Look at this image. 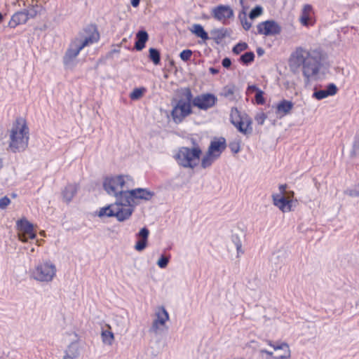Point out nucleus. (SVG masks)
Listing matches in <instances>:
<instances>
[{"instance_id": "obj_26", "label": "nucleus", "mask_w": 359, "mask_h": 359, "mask_svg": "<svg viewBox=\"0 0 359 359\" xmlns=\"http://www.w3.org/2000/svg\"><path fill=\"white\" fill-rule=\"evenodd\" d=\"M106 327L108 328V330L102 331V340L104 344L111 345L114 340V333L111 331V326L107 324L106 325Z\"/></svg>"}, {"instance_id": "obj_50", "label": "nucleus", "mask_w": 359, "mask_h": 359, "mask_svg": "<svg viewBox=\"0 0 359 359\" xmlns=\"http://www.w3.org/2000/svg\"><path fill=\"white\" fill-rule=\"evenodd\" d=\"M2 19H3V16H2L1 13H0V22L2 20Z\"/></svg>"}, {"instance_id": "obj_29", "label": "nucleus", "mask_w": 359, "mask_h": 359, "mask_svg": "<svg viewBox=\"0 0 359 359\" xmlns=\"http://www.w3.org/2000/svg\"><path fill=\"white\" fill-rule=\"evenodd\" d=\"M146 92L147 89L144 87L136 88L130 93V98L132 100H137L143 97Z\"/></svg>"}, {"instance_id": "obj_22", "label": "nucleus", "mask_w": 359, "mask_h": 359, "mask_svg": "<svg viewBox=\"0 0 359 359\" xmlns=\"http://www.w3.org/2000/svg\"><path fill=\"white\" fill-rule=\"evenodd\" d=\"M29 20V17L26 16L25 11H20L13 14L8 22V26L15 28L19 25L25 24Z\"/></svg>"}, {"instance_id": "obj_43", "label": "nucleus", "mask_w": 359, "mask_h": 359, "mask_svg": "<svg viewBox=\"0 0 359 359\" xmlns=\"http://www.w3.org/2000/svg\"><path fill=\"white\" fill-rule=\"evenodd\" d=\"M222 66L225 68H229L231 65V61L229 58L225 57L222 62Z\"/></svg>"}, {"instance_id": "obj_25", "label": "nucleus", "mask_w": 359, "mask_h": 359, "mask_svg": "<svg viewBox=\"0 0 359 359\" xmlns=\"http://www.w3.org/2000/svg\"><path fill=\"white\" fill-rule=\"evenodd\" d=\"M190 31L196 36L201 38L203 41L209 39L208 34L205 32L203 27L200 24H194L192 25Z\"/></svg>"}, {"instance_id": "obj_38", "label": "nucleus", "mask_w": 359, "mask_h": 359, "mask_svg": "<svg viewBox=\"0 0 359 359\" xmlns=\"http://www.w3.org/2000/svg\"><path fill=\"white\" fill-rule=\"evenodd\" d=\"M11 203V200L8 197L4 196L0 198V208L5 209Z\"/></svg>"}, {"instance_id": "obj_10", "label": "nucleus", "mask_w": 359, "mask_h": 359, "mask_svg": "<svg viewBox=\"0 0 359 359\" xmlns=\"http://www.w3.org/2000/svg\"><path fill=\"white\" fill-rule=\"evenodd\" d=\"M184 95L185 99L179 100L172 110L171 114L175 122L182 121L184 118L192 113V93L189 88L185 90Z\"/></svg>"}, {"instance_id": "obj_20", "label": "nucleus", "mask_w": 359, "mask_h": 359, "mask_svg": "<svg viewBox=\"0 0 359 359\" xmlns=\"http://www.w3.org/2000/svg\"><path fill=\"white\" fill-rule=\"evenodd\" d=\"M149 234V231L146 227L142 228L137 234L138 241L135 245V249L137 251H142L147 247Z\"/></svg>"}, {"instance_id": "obj_28", "label": "nucleus", "mask_w": 359, "mask_h": 359, "mask_svg": "<svg viewBox=\"0 0 359 359\" xmlns=\"http://www.w3.org/2000/svg\"><path fill=\"white\" fill-rule=\"evenodd\" d=\"M149 58L154 63V65H160L161 54L159 50L154 48H150L149 49Z\"/></svg>"}, {"instance_id": "obj_11", "label": "nucleus", "mask_w": 359, "mask_h": 359, "mask_svg": "<svg viewBox=\"0 0 359 359\" xmlns=\"http://www.w3.org/2000/svg\"><path fill=\"white\" fill-rule=\"evenodd\" d=\"M57 269L50 261L39 263L34 269L32 274L35 280L40 282H50L55 277Z\"/></svg>"}, {"instance_id": "obj_17", "label": "nucleus", "mask_w": 359, "mask_h": 359, "mask_svg": "<svg viewBox=\"0 0 359 359\" xmlns=\"http://www.w3.org/2000/svg\"><path fill=\"white\" fill-rule=\"evenodd\" d=\"M169 320L168 313L164 307L160 306L155 313V319L153 321L151 330L157 332L165 325V323Z\"/></svg>"}, {"instance_id": "obj_48", "label": "nucleus", "mask_w": 359, "mask_h": 359, "mask_svg": "<svg viewBox=\"0 0 359 359\" xmlns=\"http://www.w3.org/2000/svg\"><path fill=\"white\" fill-rule=\"evenodd\" d=\"M63 196L65 198H67V188L63 191Z\"/></svg>"}, {"instance_id": "obj_13", "label": "nucleus", "mask_w": 359, "mask_h": 359, "mask_svg": "<svg viewBox=\"0 0 359 359\" xmlns=\"http://www.w3.org/2000/svg\"><path fill=\"white\" fill-rule=\"evenodd\" d=\"M212 16L223 25H227L229 20L234 17L233 10L228 5H218L211 11Z\"/></svg>"}, {"instance_id": "obj_37", "label": "nucleus", "mask_w": 359, "mask_h": 359, "mask_svg": "<svg viewBox=\"0 0 359 359\" xmlns=\"http://www.w3.org/2000/svg\"><path fill=\"white\" fill-rule=\"evenodd\" d=\"M214 40L215 42L219 43L221 40H222L225 36L226 34L223 32V30H216L214 32Z\"/></svg>"}, {"instance_id": "obj_31", "label": "nucleus", "mask_w": 359, "mask_h": 359, "mask_svg": "<svg viewBox=\"0 0 359 359\" xmlns=\"http://www.w3.org/2000/svg\"><path fill=\"white\" fill-rule=\"evenodd\" d=\"M241 140L238 139L231 142L229 144V149L233 154H237L241 150Z\"/></svg>"}, {"instance_id": "obj_23", "label": "nucleus", "mask_w": 359, "mask_h": 359, "mask_svg": "<svg viewBox=\"0 0 359 359\" xmlns=\"http://www.w3.org/2000/svg\"><path fill=\"white\" fill-rule=\"evenodd\" d=\"M254 92L256 93L255 96V102L257 104H261V105L264 104L266 102V100L264 97V91L262 90L261 89H259V88H257L255 85L248 86L246 89V94H248V95L252 94Z\"/></svg>"}, {"instance_id": "obj_42", "label": "nucleus", "mask_w": 359, "mask_h": 359, "mask_svg": "<svg viewBox=\"0 0 359 359\" xmlns=\"http://www.w3.org/2000/svg\"><path fill=\"white\" fill-rule=\"evenodd\" d=\"M234 94L233 88H225L224 91V96L226 97L232 96Z\"/></svg>"}, {"instance_id": "obj_44", "label": "nucleus", "mask_w": 359, "mask_h": 359, "mask_svg": "<svg viewBox=\"0 0 359 359\" xmlns=\"http://www.w3.org/2000/svg\"><path fill=\"white\" fill-rule=\"evenodd\" d=\"M243 24V28L245 29V30H249L252 26L251 23L250 22H248L247 21L245 22H242Z\"/></svg>"}, {"instance_id": "obj_46", "label": "nucleus", "mask_w": 359, "mask_h": 359, "mask_svg": "<svg viewBox=\"0 0 359 359\" xmlns=\"http://www.w3.org/2000/svg\"><path fill=\"white\" fill-rule=\"evenodd\" d=\"M209 72L212 74H217L219 73V70L214 68V67H210L209 68Z\"/></svg>"}, {"instance_id": "obj_15", "label": "nucleus", "mask_w": 359, "mask_h": 359, "mask_svg": "<svg viewBox=\"0 0 359 359\" xmlns=\"http://www.w3.org/2000/svg\"><path fill=\"white\" fill-rule=\"evenodd\" d=\"M299 21L302 26L306 27H312L316 24V13L311 4H304L302 6Z\"/></svg>"}, {"instance_id": "obj_49", "label": "nucleus", "mask_w": 359, "mask_h": 359, "mask_svg": "<svg viewBox=\"0 0 359 359\" xmlns=\"http://www.w3.org/2000/svg\"><path fill=\"white\" fill-rule=\"evenodd\" d=\"M241 245H237V250H238V251H239V250H241Z\"/></svg>"}, {"instance_id": "obj_19", "label": "nucleus", "mask_w": 359, "mask_h": 359, "mask_svg": "<svg viewBox=\"0 0 359 359\" xmlns=\"http://www.w3.org/2000/svg\"><path fill=\"white\" fill-rule=\"evenodd\" d=\"M293 107L294 104L292 102L283 99L276 104V113L280 117L285 116L290 113Z\"/></svg>"}, {"instance_id": "obj_33", "label": "nucleus", "mask_w": 359, "mask_h": 359, "mask_svg": "<svg viewBox=\"0 0 359 359\" xmlns=\"http://www.w3.org/2000/svg\"><path fill=\"white\" fill-rule=\"evenodd\" d=\"M248 44L245 42H241L237 43L234 47L233 48V53L236 55H238L241 52L245 50L248 48Z\"/></svg>"}, {"instance_id": "obj_39", "label": "nucleus", "mask_w": 359, "mask_h": 359, "mask_svg": "<svg viewBox=\"0 0 359 359\" xmlns=\"http://www.w3.org/2000/svg\"><path fill=\"white\" fill-rule=\"evenodd\" d=\"M169 262V259L168 257H165V256H162L158 261V266L160 267V268H165L168 265V263Z\"/></svg>"}, {"instance_id": "obj_2", "label": "nucleus", "mask_w": 359, "mask_h": 359, "mask_svg": "<svg viewBox=\"0 0 359 359\" xmlns=\"http://www.w3.org/2000/svg\"><path fill=\"white\" fill-rule=\"evenodd\" d=\"M126 202H116L101 208L98 212V216L111 217H114L119 222L125 221L131 216L133 208L130 205L133 198L149 200L154 196V193L144 189H128Z\"/></svg>"}, {"instance_id": "obj_47", "label": "nucleus", "mask_w": 359, "mask_h": 359, "mask_svg": "<svg viewBox=\"0 0 359 359\" xmlns=\"http://www.w3.org/2000/svg\"><path fill=\"white\" fill-rule=\"evenodd\" d=\"M261 353H266V355L269 356H273V352L269 351L267 350H261Z\"/></svg>"}, {"instance_id": "obj_3", "label": "nucleus", "mask_w": 359, "mask_h": 359, "mask_svg": "<svg viewBox=\"0 0 359 359\" xmlns=\"http://www.w3.org/2000/svg\"><path fill=\"white\" fill-rule=\"evenodd\" d=\"M100 33L95 25L86 26L79 36L73 39L63 57V62L65 65L72 62L85 47L89 46L100 40Z\"/></svg>"}, {"instance_id": "obj_14", "label": "nucleus", "mask_w": 359, "mask_h": 359, "mask_svg": "<svg viewBox=\"0 0 359 359\" xmlns=\"http://www.w3.org/2000/svg\"><path fill=\"white\" fill-rule=\"evenodd\" d=\"M17 228L18 230V238L23 243L28 239H34L36 233L34 231L33 225L27 219H20L17 222Z\"/></svg>"}, {"instance_id": "obj_34", "label": "nucleus", "mask_w": 359, "mask_h": 359, "mask_svg": "<svg viewBox=\"0 0 359 359\" xmlns=\"http://www.w3.org/2000/svg\"><path fill=\"white\" fill-rule=\"evenodd\" d=\"M192 55H193V52L191 50L186 49V50H183L180 53V57L184 62H187V61L190 60Z\"/></svg>"}, {"instance_id": "obj_30", "label": "nucleus", "mask_w": 359, "mask_h": 359, "mask_svg": "<svg viewBox=\"0 0 359 359\" xmlns=\"http://www.w3.org/2000/svg\"><path fill=\"white\" fill-rule=\"evenodd\" d=\"M255 60V54L253 52H247L241 56L240 61L244 65H248Z\"/></svg>"}, {"instance_id": "obj_24", "label": "nucleus", "mask_w": 359, "mask_h": 359, "mask_svg": "<svg viewBox=\"0 0 359 359\" xmlns=\"http://www.w3.org/2000/svg\"><path fill=\"white\" fill-rule=\"evenodd\" d=\"M137 41L135 47L137 50H141L145 47V43L148 41L149 36L146 31H139L136 34Z\"/></svg>"}, {"instance_id": "obj_27", "label": "nucleus", "mask_w": 359, "mask_h": 359, "mask_svg": "<svg viewBox=\"0 0 359 359\" xmlns=\"http://www.w3.org/2000/svg\"><path fill=\"white\" fill-rule=\"evenodd\" d=\"M350 156L351 158L359 157V132H357L353 137Z\"/></svg>"}, {"instance_id": "obj_32", "label": "nucleus", "mask_w": 359, "mask_h": 359, "mask_svg": "<svg viewBox=\"0 0 359 359\" xmlns=\"http://www.w3.org/2000/svg\"><path fill=\"white\" fill-rule=\"evenodd\" d=\"M346 195L351 197L359 196V184H355L349 189H347L345 192Z\"/></svg>"}, {"instance_id": "obj_40", "label": "nucleus", "mask_w": 359, "mask_h": 359, "mask_svg": "<svg viewBox=\"0 0 359 359\" xmlns=\"http://www.w3.org/2000/svg\"><path fill=\"white\" fill-rule=\"evenodd\" d=\"M69 351L71 352V354L69 353H66L62 359H75L78 355L77 349L74 351H71V347L69 348Z\"/></svg>"}, {"instance_id": "obj_35", "label": "nucleus", "mask_w": 359, "mask_h": 359, "mask_svg": "<svg viewBox=\"0 0 359 359\" xmlns=\"http://www.w3.org/2000/svg\"><path fill=\"white\" fill-rule=\"evenodd\" d=\"M267 116L264 112H260L256 114L255 119L258 125H263Z\"/></svg>"}, {"instance_id": "obj_36", "label": "nucleus", "mask_w": 359, "mask_h": 359, "mask_svg": "<svg viewBox=\"0 0 359 359\" xmlns=\"http://www.w3.org/2000/svg\"><path fill=\"white\" fill-rule=\"evenodd\" d=\"M262 13V8L260 6H257L250 11L249 16L251 19H254L260 15Z\"/></svg>"}, {"instance_id": "obj_51", "label": "nucleus", "mask_w": 359, "mask_h": 359, "mask_svg": "<svg viewBox=\"0 0 359 359\" xmlns=\"http://www.w3.org/2000/svg\"><path fill=\"white\" fill-rule=\"evenodd\" d=\"M72 198V195L70 196L69 197H68V201H70Z\"/></svg>"}, {"instance_id": "obj_41", "label": "nucleus", "mask_w": 359, "mask_h": 359, "mask_svg": "<svg viewBox=\"0 0 359 359\" xmlns=\"http://www.w3.org/2000/svg\"><path fill=\"white\" fill-rule=\"evenodd\" d=\"M25 11V15L26 16H28L29 17V18H34L37 15V11L34 9V7H32V8H30L29 10H27V11Z\"/></svg>"}, {"instance_id": "obj_7", "label": "nucleus", "mask_w": 359, "mask_h": 359, "mask_svg": "<svg viewBox=\"0 0 359 359\" xmlns=\"http://www.w3.org/2000/svg\"><path fill=\"white\" fill-rule=\"evenodd\" d=\"M226 147V140L224 137H213L210 142L207 151L201 160V166L203 168L210 167L221 156Z\"/></svg>"}, {"instance_id": "obj_16", "label": "nucleus", "mask_w": 359, "mask_h": 359, "mask_svg": "<svg viewBox=\"0 0 359 359\" xmlns=\"http://www.w3.org/2000/svg\"><path fill=\"white\" fill-rule=\"evenodd\" d=\"M217 100V97L211 93H203L198 95L192 100L194 107L200 109L207 110L212 107Z\"/></svg>"}, {"instance_id": "obj_45", "label": "nucleus", "mask_w": 359, "mask_h": 359, "mask_svg": "<svg viewBox=\"0 0 359 359\" xmlns=\"http://www.w3.org/2000/svg\"><path fill=\"white\" fill-rule=\"evenodd\" d=\"M140 0H131V4L133 7H137L139 6Z\"/></svg>"}, {"instance_id": "obj_6", "label": "nucleus", "mask_w": 359, "mask_h": 359, "mask_svg": "<svg viewBox=\"0 0 359 359\" xmlns=\"http://www.w3.org/2000/svg\"><path fill=\"white\" fill-rule=\"evenodd\" d=\"M202 149L198 144H194L192 148L182 147L178 149L174 158L177 164L185 168L194 169L199 163Z\"/></svg>"}, {"instance_id": "obj_1", "label": "nucleus", "mask_w": 359, "mask_h": 359, "mask_svg": "<svg viewBox=\"0 0 359 359\" xmlns=\"http://www.w3.org/2000/svg\"><path fill=\"white\" fill-rule=\"evenodd\" d=\"M322 53L317 49L307 50L297 47L290 55L288 63L290 68L302 67L304 76L309 80L318 75L321 68Z\"/></svg>"}, {"instance_id": "obj_21", "label": "nucleus", "mask_w": 359, "mask_h": 359, "mask_svg": "<svg viewBox=\"0 0 359 359\" xmlns=\"http://www.w3.org/2000/svg\"><path fill=\"white\" fill-rule=\"evenodd\" d=\"M337 93V86L334 83L328 86L325 90H316L313 93L312 97L318 100H321L330 95H334Z\"/></svg>"}, {"instance_id": "obj_12", "label": "nucleus", "mask_w": 359, "mask_h": 359, "mask_svg": "<svg viewBox=\"0 0 359 359\" xmlns=\"http://www.w3.org/2000/svg\"><path fill=\"white\" fill-rule=\"evenodd\" d=\"M281 31V26L273 20L261 22L257 25V34L264 36H276L280 34Z\"/></svg>"}, {"instance_id": "obj_4", "label": "nucleus", "mask_w": 359, "mask_h": 359, "mask_svg": "<svg viewBox=\"0 0 359 359\" xmlns=\"http://www.w3.org/2000/svg\"><path fill=\"white\" fill-rule=\"evenodd\" d=\"M8 147L16 153L25 151L29 144V128L27 120L22 116L17 117L8 130Z\"/></svg>"}, {"instance_id": "obj_18", "label": "nucleus", "mask_w": 359, "mask_h": 359, "mask_svg": "<svg viewBox=\"0 0 359 359\" xmlns=\"http://www.w3.org/2000/svg\"><path fill=\"white\" fill-rule=\"evenodd\" d=\"M266 344L272 347L275 351L283 350L284 351V354L281 355L273 356V359H290L291 351L290 349L289 345L287 343L282 342L279 344H276L273 341L267 340Z\"/></svg>"}, {"instance_id": "obj_5", "label": "nucleus", "mask_w": 359, "mask_h": 359, "mask_svg": "<svg viewBox=\"0 0 359 359\" xmlns=\"http://www.w3.org/2000/svg\"><path fill=\"white\" fill-rule=\"evenodd\" d=\"M130 180L128 175L107 177L103 181V188L108 194L117 198L116 202H126V196L129 194L128 181Z\"/></svg>"}, {"instance_id": "obj_9", "label": "nucleus", "mask_w": 359, "mask_h": 359, "mask_svg": "<svg viewBox=\"0 0 359 359\" xmlns=\"http://www.w3.org/2000/svg\"><path fill=\"white\" fill-rule=\"evenodd\" d=\"M231 123L243 135H249L252 133V119L237 107H232L230 111Z\"/></svg>"}, {"instance_id": "obj_8", "label": "nucleus", "mask_w": 359, "mask_h": 359, "mask_svg": "<svg viewBox=\"0 0 359 359\" xmlns=\"http://www.w3.org/2000/svg\"><path fill=\"white\" fill-rule=\"evenodd\" d=\"M287 184H280L279 194H273L271 196L273 204L283 212H291L294 203L297 202V200L294 199V192L291 190L287 191Z\"/></svg>"}]
</instances>
